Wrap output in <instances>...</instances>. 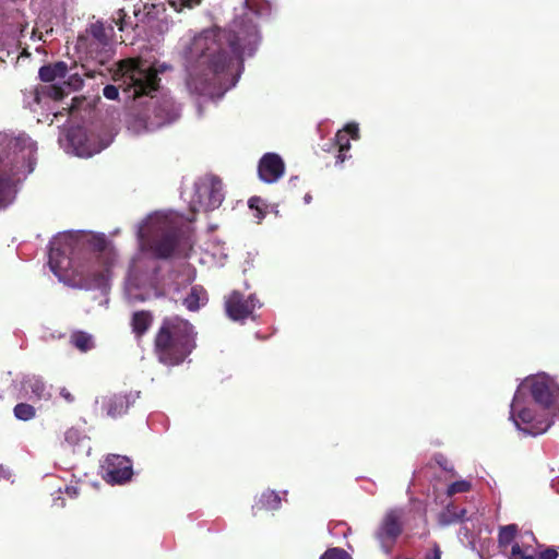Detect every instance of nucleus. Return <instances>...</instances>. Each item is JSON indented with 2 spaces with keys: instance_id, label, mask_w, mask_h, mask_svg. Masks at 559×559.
Masks as SVG:
<instances>
[{
  "instance_id": "obj_5",
  "label": "nucleus",
  "mask_w": 559,
  "mask_h": 559,
  "mask_svg": "<svg viewBox=\"0 0 559 559\" xmlns=\"http://www.w3.org/2000/svg\"><path fill=\"white\" fill-rule=\"evenodd\" d=\"M510 418L520 430L530 436L542 435L551 426L548 413L544 409L538 413L526 405L521 391L514 394L510 405Z\"/></svg>"
},
{
  "instance_id": "obj_8",
  "label": "nucleus",
  "mask_w": 559,
  "mask_h": 559,
  "mask_svg": "<svg viewBox=\"0 0 559 559\" xmlns=\"http://www.w3.org/2000/svg\"><path fill=\"white\" fill-rule=\"evenodd\" d=\"M225 312L233 321L243 322L246 319L254 318L257 307H261L255 295L246 296L239 290H233L225 297Z\"/></svg>"
},
{
  "instance_id": "obj_41",
  "label": "nucleus",
  "mask_w": 559,
  "mask_h": 559,
  "mask_svg": "<svg viewBox=\"0 0 559 559\" xmlns=\"http://www.w3.org/2000/svg\"><path fill=\"white\" fill-rule=\"evenodd\" d=\"M58 499L61 500L60 506L63 507L64 506V500L62 498H60V497Z\"/></svg>"
},
{
  "instance_id": "obj_36",
  "label": "nucleus",
  "mask_w": 559,
  "mask_h": 559,
  "mask_svg": "<svg viewBox=\"0 0 559 559\" xmlns=\"http://www.w3.org/2000/svg\"><path fill=\"white\" fill-rule=\"evenodd\" d=\"M60 395H61V397H62L66 402H68V403H72V402H74V396H73V394H72L68 389H66V388H62V389L60 390Z\"/></svg>"
},
{
  "instance_id": "obj_19",
  "label": "nucleus",
  "mask_w": 559,
  "mask_h": 559,
  "mask_svg": "<svg viewBox=\"0 0 559 559\" xmlns=\"http://www.w3.org/2000/svg\"><path fill=\"white\" fill-rule=\"evenodd\" d=\"M207 301V293L206 290L200 286L194 285L191 287L189 294L183 299V305L190 311H197L200 309L201 305H204Z\"/></svg>"
},
{
  "instance_id": "obj_34",
  "label": "nucleus",
  "mask_w": 559,
  "mask_h": 559,
  "mask_svg": "<svg viewBox=\"0 0 559 559\" xmlns=\"http://www.w3.org/2000/svg\"><path fill=\"white\" fill-rule=\"evenodd\" d=\"M441 549L438 544L433 545L431 552L426 554L425 559H441Z\"/></svg>"
},
{
  "instance_id": "obj_21",
  "label": "nucleus",
  "mask_w": 559,
  "mask_h": 559,
  "mask_svg": "<svg viewBox=\"0 0 559 559\" xmlns=\"http://www.w3.org/2000/svg\"><path fill=\"white\" fill-rule=\"evenodd\" d=\"M335 144L338 151V154L336 155V164H342L349 157L347 152L350 148V139L347 136L346 132L338 131L335 134Z\"/></svg>"
},
{
  "instance_id": "obj_30",
  "label": "nucleus",
  "mask_w": 559,
  "mask_h": 559,
  "mask_svg": "<svg viewBox=\"0 0 559 559\" xmlns=\"http://www.w3.org/2000/svg\"><path fill=\"white\" fill-rule=\"evenodd\" d=\"M320 559H352L349 554L342 548H329Z\"/></svg>"
},
{
  "instance_id": "obj_25",
  "label": "nucleus",
  "mask_w": 559,
  "mask_h": 559,
  "mask_svg": "<svg viewBox=\"0 0 559 559\" xmlns=\"http://www.w3.org/2000/svg\"><path fill=\"white\" fill-rule=\"evenodd\" d=\"M249 13L257 16L267 15L271 12V3L266 0H246Z\"/></svg>"
},
{
  "instance_id": "obj_22",
  "label": "nucleus",
  "mask_w": 559,
  "mask_h": 559,
  "mask_svg": "<svg viewBox=\"0 0 559 559\" xmlns=\"http://www.w3.org/2000/svg\"><path fill=\"white\" fill-rule=\"evenodd\" d=\"M248 15L249 13H246L243 16H239L235 20V29L231 31L234 33L233 35H237L238 33H243L245 35H253L258 33L257 25Z\"/></svg>"
},
{
  "instance_id": "obj_9",
  "label": "nucleus",
  "mask_w": 559,
  "mask_h": 559,
  "mask_svg": "<svg viewBox=\"0 0 559 559\" xmlns=\"http://www.w3.org/2000/svg\"><path fill=\"white\" fill-rule=\"evenodd\" d=\"M527 389L533 401L544 411L555 406L558 397V388L547 378L536 377L527 379L522 385L521 392Z\"/></svg>"
},
{
  "instance_id": "obj_1",
  "label": "nucleus",
  "mask_w": 559,
  "mask_h": 559,
  "mask_svg": "<svg viewBox=\"0 0 559 559\" xmlns=\"http://www.w3.org/2000/svg\"><path fill=\"white\" fill-rule=\"evenodd\" d=\"M116 261V252L104 235L87 240L64 238L53 242L49 250V265L59 277H68L69 285L80 289L102 288Z\"/></svg>"
},
{
  "instance_id": "obj_42",
  "label": "nucleus",
  "mask_w": 559,
  "mask_h": 559,
  "mask_svg": "<svg viewBox=\"0 0 559 559\" xmlns=\"http://www.w3.org/2000/svg\"><path fill=\"white\" fill-rule=\"evenodd\" d=\"M75 81L79 83V85L82 84V80L81 79H76Z\"/></svg>"
},
{
  "instance_id": "obj_18",
  "label": "nucleus",
  "mask_w": 559,
  "mask_h": 559,
  "mask_svg": "<svg viewBox=\"0 0 559 559\" xmlns=\"http://www.w3.org/2000/svg\"><path fill=\"white\" fill-rule=\"evenodd\" d=\"M67 72H68V67L64 62L62 61H59V62H56L53 64H46V66H43L40 69H39V79L43 81V82H52L55 81L56 79H63L66 78L67 75Z\"/></svg>"
},
{
  "instance_id": "obj_7",
  "label": "nucleus",
  "mask_w": 559,
  "mask_h": 559,
  "mask_svg": "<svg viewBox=\"0 0 559 559\" xmlns=\"http://www.w3.org/2000/svg\"><path fill=\"white\" fill-rule=\"evenodd\" d=\"M402 531V511L397 509L388 511L374 532V537L385 554L392 551Z\"/></svg>"
},
{
  "instance_id": "obj_12",
  "label": "nucleus",
  "mask_w": 559,
  "mask_h": 559,
  "mask_svg": "<svg viewBox=\"0 0 559 559\" xmlns=\"http://www.w3.org/2000/svg\"><path fill=\"white\" fill-rule=\"evenodd\" d=\"M283 159L275 153H266L260 159L258 171L261 180L267 183L277 181L284 174Z\"/></svg>"
},
{
  "instance_id": "obj_33",
  "label": "nucleus",
  "mask_w": 559,
  "mask_h": 559,
  "mask_svg": "<svg viewBox=\"0 0 559 559\" xmlns=\"http://www.w3.org/2000/svg\"><path fill=\"white\" fill-rule=\"evenodd\" d=\"M538 555L542 559H556L558 557V551L555 548H547Z\"/></svg>"
},
{
  "instance_id": "obj_23",
  "label": "nucleus",
  "mask_w": 559,
  "mask_h": 559,
  "mask_svg": "<svg viewBox=\"0 0 559 559\" xmlns=\"http://www.w3.org/2000/svg\"><path fill=\"white\" fill-rule=\"evenodd\" d=\"M67 94L68 92L66 91L64 86L50 84L43 86L41 90L37 92L36 99L39 102V95H43L51 99L59 100L62 99Z\"/></svg>"
},
{
  "instance_id": "obj_13",
  "label": "nucleus",
  "mask_w": 559,
  "mask_h": 559,
  "mask_svg": "<svg viewBox=\"0 0 559 559\" xmlns=\"http://www.w3.org/2000/svg\"><path fill=\"white\" fill-rule=\"evenodd\" d=\"M135 402V396L130 393H115L103 401V408L111 418L127 414L130 406Z\"/></svg>"
},
{
  "instance_id": "obj_3",
  "label": "nucleus",
  "mask_w": 559,
  "mask_h": 559,
  "mask_svg": "<svg viewBox=\"0 0 559 559\" xmlns=\"http://www.w3.org/2000/svg\"><path fill=\"white\" fill-rule=\"evenodd\" d=\"M247 37H193L192 46L200 49L197 64L189 74L188 85L198 94L210 93L211 88H226L235 85L230 68L234 62L242 67Z\"/></svg>"
},
{
  "instance_id": "obj_31",
  "label": "nucleus",
  "mask_w": 559,
  "mask_h": 559,
  "mask_svg": "<svg viewBox=\"0 0 559 559\" xmlns=\"http://www.w3.org/2000/svg\"><path fill=\"white\" fill-rule=\"evenodd\" d=\"M262 203H263L262 199L259 198V197H252L248 201L249 207L251 210H255L257 211V217L259 219H261L264 216V212H263V210L261 207Z\"/></svg>"
},
{
  "instance_id": "obj_27",
  "label": "nucleus",
  "mask_w": 559,
  "mask_h": 559,
  "mask_svg": "<svg viewBox=\"0 0 559 559\" xmlns=\"http://www.w3.org/2000/svg\"><path fill=\"white\" fill-rule=\"evenodd\" d=\"M14 416L23 421L31 420L36 415V409L34 406L27 403H19L14 406L13 409Z\"/></svg>"
},
{
  "instance_id": "obj_37",
  "label": "nucleus",
  "mask_w": 559,
  "mask_h": 559,
  "mask_svg": "<svg viewBox=\"0 0 559 559\" xmlns=\"http://www.w3.org/2000/svg\"><path fill=\"white\" fill-rule=\"evenodd\" d=\"M104 32H105V29L103 28V25L100 23L92 25V34L91 35H93V36L103 35Z\"/></svg>"
},
{
  "instance_id": "obj_6",
  "label": "nucleus",
  "mask_w": 559,
  "mask_h": 559,
  "mask_svg": "<svg viewBox=\"0 0 559 559\" xmlns=\"http://www.w3.org/2000/svg\"><path fill=\"white\" fill-rule=\"evenodd\" d=\"M147 249L157 259L170 258L185 240L183 231L168 219L153 223Z\"/></svg>"
},
{
  "instance_id": "obj_17",
  "label": "nucleus",
  "mask_w": 559,
  "mask_h": 559,
  "mask_svg": "<svg viewBox=\"0 0 559 559\" xmlns=\"http://www.w3.org/2000/svg\"><path fill=\"white\" fill-rule=\"evenodd\" d=\"M153 316L150 311H135L131 319L132 332L138 338H141L151 328Z\"/></svg>"
},
{
  "instance_id": "obj_2",
  "label": "nucleus",
  "mask_w": 559,
  "mask_h": 559,
  "mask_svg": "<svg viewBox=\"0 0 559 559\" xmlns=\"http://www.w3.org/2000/svg\"><path fill=\"white\" fill-rule=\"evenodd\" d=\"M123 91L132 100L143 96L150 97L143 111L130 114L129 127L136 132L151 131L174 122L179 117V108L173 98L163 97L155 99L153 93L160 87V78L155 67L143 60H129L123 63Z\"/></svg>"
},
{
  "instance_id": "obj_39",
  "label": "nucleus",
  "mask_w": 559,
  "mask_h": 559,
  "mask_svg": "<svg viewBox=\"0 0 559 559\" xmlns=\"http://www.w3.org/2000/svg\"><path fill=\"white\" fill-rule=\"evenodd\" d=\"M66 490H67V493L70 495L71 497L76 495V489L74 487H67Z\"/></svg>"
},
{
  "instance_id": "obj_10",
  "label": "nucleus",
  "mask_w": 559,
  "mask_h": 559,
  "mask_svg": "<svg viewBox=\"0 0 559 559\" xmlns=\"http://www.w3.org/2000/svg\"><path fill=\"white\" fill-rule=\"evenodd\" d=\"M200 206L205 211H214L224 200L223 182L217 177H211L198 188Z\"/></svg>"
},
{
  "instance_id": "obj_16",
  "label": "nucleus",
  "mask_w": 559,
  "mask_h": 559,
  "mask_svg": "<svg viewBox=\"0 0 559 559\" xmlns=\"http://www.w3.org/2000/svg\"><path fill=\"white\" fill-rule=\"evenodd\" d=\"M281 507V498L280 496L273 491L267 490L262 492L255 503L252 506L253 514L257 515L260 511H273L277 510Z\"/></svg>"
},
{
  "instance_id": "obj_32",
  "label": "nucleus",
  "mask_w": 559,
  "mask_h": 559,
  "mask_svg": "<svg viewBox=\"0 0 559 559\" xmlns=\"http://www.w3.org/2000/svg\"><path fill=\"white\" fill-rule=\"evenodd\" d=\"M341 132H346L347 136L353 140H357L359 138V128L357 123L350 122L347 123Z\"/></svg>"
},
{
  "instance_id": "obj_28",
  "label": "nucleus",
  "mask_w": 559,
  "mask_h": 559,
  "mask_svg": "<svg viewBox=\"0 0 559 559\" xmlns=\"http://www.w3.org/2000/svg\"><path fill=\"white\" fill-rule=\"evenodd\" d=\"M518 533V527L515 524H510L507 526H502L499 531L498 542L500 546H508L515 538Z\"/></svg>"
},
{
  "instance_id": "obj_14",
  "label": "nucleus",
  "mask_w": 559,
  "mask_h": 559,
  "mask_svg": "<svg viewBox=\"0 0 559 559\" xmlns=\"http://www.w3.org/2000/svg\"><path fill=\"white\" fill-rule=\"evenodd\" d=\"M22 389L32 393L37 400H48L50 393L44 380L38 376H27L22 381Z\"/></svg>"
},
{
  "instance_id": "obj_20",
  "label": "nucleus",
  "mask_w": 559,
  "mask_h": 559,
  "mask_svg": "<svg viewBox=\"0 0 559 559\" xmlns=\"http://www.w3.org/2000/svg\"><path fill=\"white\" fill-rule=\"evenodd\" d=\"M70 343L81 352H88L94 347V341L91 334L84 331H75L70 336Z\"/></svg>"
},
{
  "instance_id": "obj_38",
  "label": "nucleus",
  "mask_w": 559,
  "mask_h": 559,
  "mask_svg": "<svg viewBox=\"0 0 559 559\" xmlns=\"http://www.w3.org/2000/svg\"><path fill=\"white\" fill-rule=\"evenodd\" d=\"M456 520H457V521H461V522H463V521L467 520V518H466V510H465V509H462V510L460 511V513H459V514H456Z\"/></svg>"
},
{
  "instance_id": "obj_29",
  "label": "nucleus",
  "mask_w": 559,
  "mask_h": 559,
  "mask_svg": "<svg viewBox=\"0 0 559 559\" xmlns=\"http://www.w3.org/2000/svg\"><path fill=\"white\" fill-rule=\"evenodd\" d=\"M471 488H472V484L469 481L456 480L448 487L447 495L451 497L456 493L468 492L471 490Z\"/></svg>"
},
{
  "instance_id": "obj_15",
  "label": "nucleus",
  "mask_w": 559,
  "mask_h": 559,
  "mask_svg": "<svg viewBox=\"0 0 559 559\" xmlns=\"http://www.w3.org/2000/svg\"><path fill=\"white\" fill-rule=\"evenodd\" d=\"M15 187L13 179L5 173L0 174V210L7 209L15 199Z\"/></svg>"
},
{
  "instance_id": "obj_40",
  "label": "nucleus",
  "mask_w": 559,
  "mask_h": 559,
  "mask_svg": "<svg viewBox=\"0 0 559 559\" xmlns=\"http://www.w3.org/2000/svg\"><path fill=\"white\" fill-rule=\"evenodd\" d=\"M304 199H305L306 203H310L312 200V197L309 193H307Z\"/></svg>"
},
{
  "instance_id": "obj_35",
  "label": "nucleus",
  "mask_w": 559,
  "mask_h": 559,
  "mask_svg": "<svg viewBox=\"0 0 559 559\" xmlns=\"http://www.w3.org/2000/svg\"><path fill=\"white\" fill-rule=\"evenodd\" d=\"M117 15H118V17H114V20H112V21L118 25V31H119V32H126V31H127V28H126L124 23H123V21H122V16H123L122 11H121V10H119V11L117 12Z\"/></svg>"
},
{
  "instance_id": "obj_11",
  "label": "nucleus",
  "mask_w": 559,
  "mask_h": 559,
  "mask_svg": "<svg viewBox=\"0 0 559 559\" xmlns=\"http://www.w3.org/2000/svg\"><path fill=\"white\" fill-rule=\"evenodd\" d=\"M106 479L112 484H123L133 475L131 461L121 455H111L107 459Z\"/></svg>"
},
{
  "instance_id": "obj_24",
  "label": "nucleus",
  "mask_w": 559,
  "mask_h": 559,
  "mask_svg": "<svg viewBox=\"0 0 559 559\" xmlns=\"http://www.w3.org/2000/svg\"><path fill=\"white\" fill-rule=\"evenodd\" d=\"M83 132L81 130L71 131L68 134L69 142L75 148L78 156H91L92 152L82 144Z\"/></svg>"
},
{
  "instance_id": "obj_26",
  "label": "nucleus",
  "mask_w": 559,
  "mask_h": 559,
  "mask_svg": "<svg viewBox=\"0 0 559 559\" xmlns=\"http://www.w3.org/2000/svg\"><path fill=\"white\" fill-rule=\"evenodd\" d=\"M129 60L130 59H127V61H129ZM124 62H126V60H122L120 62L119 71L121 72V79H120L121 83L119 84V86L109 84V85H106L104 87V90H103V94H104V96L107 99H111V100L117 99L118 96H119V90L120 88L123 90V87H124V84H123V69H122ZM122 93L126 94L127 99H132L131 97H129L127 92L122 91Z\"/></svg>"
},
{
  "instance_id": "obj_4",
  "label": "nucleus",
  "mask_w": 559,
  "mask_h": 559,
  "mask_svg": "<svg viewBox=\"0 0 559 559\" xmlns=\"http://www.w3.org/2000/svg\"><path fill=\"white\" fill-rule=\"evenodd\" d=\"M197 347V331L186 319L166 317L154 337V354L165 366H178Z\"/></svg>"
}]
</instances>
